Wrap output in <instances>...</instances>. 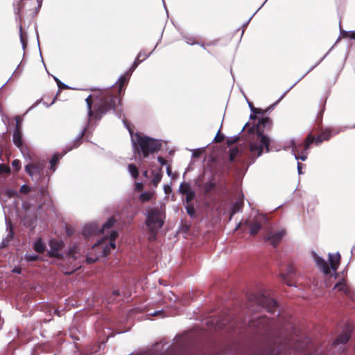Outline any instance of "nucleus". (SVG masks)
<instances>
[{"label":"nucleus","instance_id":"28","mask_svg":"<svg viewBox=\"0 0 355 355\" xmlns=\"http://www.w3.org/2000/svg\"><path fill=\"white\" fill-rule=\"evenodd\" d=\"M191 191L190 184L189 183L182 182L179 187V191L185 195L188 192Z\"/></svg>","mask_w":355,"mask_h":355},{"label":"nucleus","instance_id":"12","mask_svg":"<svg viewBox=\"0 0 355 355\" xmlns=\"http://www.w3.org/2000/svg\"><path fill=\"white\" fill-rule=\"evenodd\" d=\"M340 132L338 129L326 128L321 129L320 135L317 137H314L313 142L315 145L320 144L324 141H328L333 135L338 134Z\"/></svg>","mask_w":355,"mask_h":355},{"label":"nucleus","instance_id":"13","mask_svg":"<svg viewBox=\"0 0 355 355\" xmlns=\"http://www.w3.org/2000/svg\"><path fill=\"white\" fill-rule=\"evenodd\" d=\"M285 235L286 231L284 230L269 232L266 236V240L269 241L271 245L276 247L280 243Z\"/></svg>","mask_w":355,"mask_h":355},{"label":"nucleus","instance_id":"43","mask_svg":"<svg viewBox=\"0 0 355 355\" xmlns=\"http://www.w3.org/2000/svg\"><path fill=\"white\" fill-rule=\"evenodd\" d=\"M10 171V167L6 166L5 164H0V173H8Z\"/></svg>","mask_w":355,"mask_h":355},{"label":"nucleus","instance_id":"62","mask_svg":"<svg viewBox=\"0 0 355 355\" xmlns=\"http://www.w3.org/2000/svg\"><path fill=\"white\" fill-rule=\"evenodd\" d=\"M251 19H252V17L249 19V20L245 24H244L243 27H245L248 24V23L251 20Z\"/></svg>","mask_w":355,"mask_h":355},{"label":"nucleus","instance_id":"27","mask_svg":"<svg viewBox=\"0 0 355 355\" xmlns=\"http://www.w3.org/2000/svg\"><path fill=\"white\" fill-rule=\"evenodd\" d=\"M60 245L59 243H56V246H53L52 245H51V250L49 252V253L50 254L51 256L55 257H60L61 254L59 252Z\"/></svg>","mask_w":355,"mask_h":355},{"label":"nucleus","instance_id":"4","mask_svg":"<svg viewBox=\"0 0 355 355\" xmlns=\"http://www.w3.org/2000/svg\"><path fill=\"white\" fill-rule=\"evenodd\" d=\"M250 135L251 137L249 144L248 158L251 163H253L264 152L268 153L270 151L269 146L271 139L263 134H256L250 132Z\"/></svg>","mask_w":355,"mask_h":355},{"label":"nucleus","instance_id":"23","mask_svg":"<svg viewBox=\"0 0 355 355\" xmlns=\"http://www.w3.org/2000/svg\"><path fill=\"white\" fill-rule=\"evenodd\" d=\"M294 273H295V268H294V267L292 265H288L286 267V275L281 274V276H282V281L284 283H286L288 286H291V284L287 282L286 276H290V275H293Z\"/></svg>","mask_w":355,"mask_h":355},{"label":"nucleus","instance_id":"40","mask_svg":"<svg viewBox=\"0 0 355 355\" xmlns=\"http://www.w3.org/2000/svg\"><path fill=\"white\" fill-rule=\"evenodd\" d=\"M141 62H142L141 60L137 59V58L130 69V73L132 72L137 67V66L139 64V63H141Z\"/></svg>","mask_w":355,"mask_h":355},{"label":"nucleus","instance_id":"5","mask_svg":"<svg viewBox=\"0 0 355 355\" xmlns=\"http://www.w3.org/2000/svg\"><path fill=\"white\" fill-rule=\"evenodd\" d=\"M146 225L150 232L149 239L153 241L158 231L163 227L166 218L164 209L159 207L150 208L146 214Z\"/></svg>","mask_w":355,"mask_h":355},{"label":"nucleus","instance_id":"45","mask_svg":"<svg viewBox=\"0 0 355 355\" xmlns=\"http://www.w3.org/2000/svg\"><path fill=\"white\" fill-rule=\"evenodd\" d=\"M38 259V256L35 254H26V259L28 261H35Z\"/></svg>","mask_w":355,"mask_h":355},{"label":"nucleus","instance_id":"42","mask_svg":"<svg viewBox=\"0 0 355 355\" xmlns=\"http://www.w3.org/2000/svg\"><path fill=\"white\" fill-rule=\"evenodd\" d=\"M239 139V137L238 135H235L229 138L227 141L228 145H232L236 143Z\"/></svg>","mask_w":355,"mask_h":355},{"label":"nucleus","instance_id":"2","mask_svg":"<svg viewBox=\"0 0 355 355\" xmlns=\"http://www.w3.org/2000/svg\"><path fill=\"white\" fill-rule=\"evenodd\" d=\"M131 141L135 153L139 155L142 154L144 158L148 157L151 153L157 152L162 146L159 140L139 133L131 135Z\"/></svg>","mask_w":355,"mask_h":355},{"label":"nucleus","instance_id":"29","mask_svg":"<svg viewBox=\"0 0 355 355\" xmlns=\"http://www.w3.org/2000/svg\"><path fill=\"white\" fill-rule=\"evenodd\" d=\"M153 197L151 192H143L139 195V200L142 202L149 201Z\"/></svg>","mask_w":355,"mask_h":355},{"label":"nucleus","instance_id":"60","mask_svg":"<svg viewBox=\"0 0 355 355\" xmlns=\"http://www.w3.org/2000/svg\"><path fill=\"white\" fill-rule=\"evenodd\" d=\"M168 189H170V187H169L168 186H167V185H165V186H164V191H165L166 193H167V190H168Z\"/></svg>","mask_w":355,"mask_h":355},{"label":"nucleus","instance_id":"38","mask_svg":"<svg viewBox=\"0 0 355 355\" xmlns=\"http://www.w3.org/2000/svg\"><path fill=\"white\" fill-rule=\"evenodd\" d=\"M12 166L16 171H18L21 168V162L19 159H14L12 162Z\"/></svg>","mask_w":355,"mask_h":355},{"label":"nucleus","instance_id":"30","mask_svg":"<svg viewBox=\"0 0 355 355\" xmlns=\"http://www.w3.org/2000/svg\"><path fill=\"white\" fill-rule=\"evenodd\" d=\"M239 153V149L237 147H234L230 149V159L231 162L234 161Z\"/></svg>","mask_w":355,"mask_h":355},{"label":"nucleus","instance_id":"21","mask_svg":"<svg viewBox=\"0 0 355 355\" xmlns=\"http://www.w3.org/2000/svg\"><path fill=\"white\" fill-rule=\"evenodd\" d=\"M115 222L116 220L113 217L108 218V220L101 225V228H99L100 232L105 234L106 230L111 228Z\"/></svg>","mask_w":355,"mask_h":355},{"label":"nucleus","instance_id":"48","mask_svg":"<svg viewBox=\"0 0 355 355\" xmlns=\"http://www.w3.org/2000/svg\"><path fill=\"white\" fill-rule=\"evenodd\" d=\"M219 132H220V130H218L216 137L214 139V141H215L216 142H220L224 139V136H223V135L219 136Z\"/></svg>","mask_w":355,"mask_h":355},{"label":"nucleus","instance_id":"55","mask_svg":"<svg viewBox=\"0 0 355 355\" xmlns=\"http://www.w3.org/2000/svg\"><path fill=\"white\" fill-rule=\"evenodd\" d=\"M166 173L168 176H171L172 174V171H171V167L169 166H167V168H166Z\"/></svg>","mask_w":355,"mask_h":355},{"label":"nucleus","instance_id":"24","mask_svg":"<svg viewBox=\"0 0 355 355\" xmlns=\"http://www.w3.org/2000/svg\"><path fill=\"white\" fill-rule=\"evenodd\" d=\"M152 173H153V179L151 180V183L153 185V187H157L162 178V172L161 171L155 172L153 171L152 172Z\"/></svg>","mask_w":355,"mask_h":355},{"label":"nucleus","instance_id":"54","mask_svg":"<svg viewBox=\"0 0 355 355\" xmlns=\"http://www.w3.org/2000/svg\"><path fill=\"white\" fill-rule=\"evenodd\" d=\"M302 164L300 162H297V172L300 175L302 174Z\"/></svg>","mask_w":355,"mask_h":355},{"label":"nucleus","instance_id":"26","mask_svg":"<svg viewBox=\"0 0 355 355\" xmlns=\"http://www.w3.org/2000/svg\"><path fill=\"white\" fill-rule=\"evenodd\" d=\"M128 172L130 173V174L134 179H136L138 177V175H139L138 169H137V167L135 164H129L128 166Z\"/></svg>","mask_w":355,"mask_h":355},{"label":"nucleus","instance_id":"32","mask_svg":"<svg viewBox=\"0 0 355 355\" xmlns=\"http://www.w3.org/2000/svg\"><path fill=\"white\" fill-rule=\"evenodd\" d=\"M215 187V183L211 180L205 183L203 186L204 191L207 193H209Z\"/></svg>","mask_w":355,"mask_h":355},{"label":"nucleus","instance_id":"7","mask_svg":"<svg viewBox=\"0 0 355 355\" xmlns=\"http://www.w3.org/2000/svg\"><path fill=\"white\" fill-rule=\"evenodd\" d=\"M46 164L44 160L31 162L25 166V171L33 181L39 183L44 178Z\"/></svg>","mask_w":355,"mask_h":355},{"label":"nucleus","instance_id":"16","mask_svg":"<svg viewBox=\"0 0 355 355\" xmlns=\"http://www.w3.org/2000/svg\"><path fill=\"white\" fill-rule=\"evenodd\" d=\"M327 54L324 55V56L318 62L316 63L314 66H313L309 71L307 73H306L301 78H300L296 83H295L292 86H291L279 98V99L272 105H271L270 106H269L267 109L266 110H262V111H266L265 112V114L266 112H270L271 110H272L274 109V107L283 99V98L286 96V94L297 83V82H299L306 74H307L309 71H311L316 65H318L325 57H326Z\"/></svg>","mask_w":355,"mask_h":355},{"label":"nucleus","instance_id":"58","mask_svg":"<svg viewBox=\"0 0 355 355\" xmlns=\"http://www.w3.org/2000/svg\"><path fill=\"white\" fill-rule=\"evenodd\" d=\"M53 78L55 80V81L56 82V83L58 84V83H60V80L55 76H53Z\"/></svg>","mask_w":355,"mask_h":355},{"label":"nucleus","instance_id":"53","mask_svg":"<svg viewBox=\"0 0 355 355\" xmlns=\"http://www.w3.org/2000/svg\"><path fill=\"white\" fill-rule=\"evenodd\" d=\"M348 36L349 38L355 40V31H349L348 33Z\"/></svg>","mask_w":355,"mask_h":355},{"label":"nucleus","instance_id":"14","mask_svg":"<svg viewBox=\"0 0 355 355\" xmlns=\"http://www.w3.org/2000/svg\"><path fill=\"white\" fill-rule=\"evenodd\" d=\"M271 120L266 116L262 117L257 126L251 127L249 132H255L256 134H263L265 129H269L271 127Z\"/></svg>","mask_w":355,"mask_h":355},{"label":"nucleus","instance_id":"61","mask_svg":"<svg viewBox=\"0 0 355 355\" xmlns=\"http://www.w3.org/2000/svg\"><path fill=\"white\" fill-rule=\"evenodd\" d=\"M241 224H242L241 223H239L236 225V228H235V230H238V229L241 226Z\"/></svg>","mask_w":355,"mask_h":355},{"label":"nucleus","instance_id":"63","mask_svg":"<svg viewBox=\"0 0 355 355\" xmlns=\"http://www.w3.org/2000/svg\"><path fill=\"white\" fill-rule=\"evenodd\" d=\"M143 174H144V175L145 177H147V176H148V171H145L144 172V173H143Z\"/></svg>","mask_w":355,"mask_h":355},{"label":"nucleus","instance_id":"41","mask_svg":"<svg viewBox=\"0 0 355 355\" xmlns=\"http://www.w3.org/2000/svg\"><path fill=\"white\" fill-rule=\"evenodd\" d=\"M184 40H185V42H187V44H188L189 45H193L196 44H198V42H196L195 41V38L193 37H184Z\"/></svg>","mask_w":355,"mask_h":355},{"label":"nucleus","instance_id":"52","mask_svg":"<svg viewBox=\"0 0 355 355\" xmlns=\"http://www.w3.org/2000/svg\"><path fill=\"white\" fill-rule=\"evenodd\" d=\"M58 86L59 88H61V89H67L69 87L66 84L62 83L61 81H60V83H58Z\"/></svg>","mask_w":355,"mask_h":355},{"label":"nucleus","instance_id":"3","mask_svg":"<svg viewBox=\"0 0 355 355\" xmlns=\"http://www.w3.org/2000/svg\"><path fill=\"white\" fill-rule=\"evenodd\" d=\"M118 236V232L112 230L109 234L105 235L100 241H97L92 247L96 255L93 257L87 255L86 262L92 263L96 261L100 257H106L112 249H115V239Z\"/></svg>","mask_w":355,"mask_h":355},{"label":"nucleus","instance_id":"9","mask_svg":"<svg viewBox=\"0 0 355 355\" xmlns=\"http://www.w3.org/2000/svg\"><path fill=\"white\" fill-rule=\"evenodd\" d=\"M340 259V255L338 252L336 254H329V259L331 265L329 267V263L324 259L317 254L314 255V259L318 267L324 275H329L331 270L334 272L336 271L339 265Z\"/></svg>","mask_w":355,"mask_h":355},{"label":"nucleus","instance_id":"39","mask_svg":"<svg viewBox=\"0 0 355 355\" xmlns=\"http://www.w3.org/2000/svg\"><path fill=\"white\" fill-rule=\"evenodd\" d=\"M294 157L296 160L301 159L302 161H305L307 159V152L295 155Z\"/></svg>","mask_w":355,"mask_h":355},{"label":"nucleus","instance_id":"47","mask_svg":"<svg viewBox=\"0 0 355 355\" xmlns=\"http://www.w3.org/2000/svg\"><path fill=\"white\" fill-rule=\"evenodd\" d=\"M20 42L21 43V45H22V47H23V49L24 50L25 48H26V43L24 40V36H23V33H22V29H21V27L20 26Z\"/></svg>","mask_w":355,"mask_h":355},{"label":"nucleus","instance_id":"44","mask_svg":"<svg viewBox=\"0 0 355 355\" xmlns=\"http://www.w3.org/2000/svg\"><path fill=\"white\" fill-rule=\"evenodd\" d=\"M150 315L151 316H161L162 318H164L165 315L164 314L163 310H158L155 311L153 313H150Z\"/></svg>","mask_w":355,"mask_h":355},{"label":"nucleus","instance_id":"18","mask_svg":"<svg viewBox=\"0 0 355 355\" xmlns=\"http://www.w3.org/2000/svg\"><path fill=\"white\" fill-rule=\"evenodd\" d=\"M244 224L250 227V234L251 235H256L261 229V225L258 220L250 221L245 220Z\"/></svg>","mask_w":355,"mask_h":355},{"label":"nucleus","instance_id":"59","mask_svg":"<svg viewBox=\"0 0 355 355\" xmlns=\"http://www.w3.org/2000/svg\"><path fill=\"white\" fill-rule=\"evenodd\" d=\"M113 293L115 295H120L119 291H118V290L117 291H114Z\"/></svg>","mask_w":355,"mask_h":355},{"label":"nucleus","instance_id":"34","mask_svg":"<svg viewBox=\"0 0 355 355\" xmlns=\"http://www.w3.org/2000/svg\"><path fill=\"white\" fill-rule=\"evenodd\" d=\"M186 210L188 215H189L190 217L193 218L196 216V211L192 205H187L186 206Z\"/></svg>","mask_w":355,"mask_h":355},{"label":"nucleus","instance_id":"20","mask_svg":"<svg viewBox=\"0 0 355 355\" xmlns=\"http://www.w3.org/2000/svg\"><path fill=\"white\" fill-rule=\"evenodd\" d=\"M243 196L242 197L241 199H239L233 203L232 207V211H231V217L241 210V209L243 207Z\"/></svg>","mask_w":355,"mask_h":355},{"label":"nucleus","instance_id":"64","mask_svg":"<svg viewBox=\"0 0 355 355\" xmlns=\"http://www.w3.org/2000/svg\"><path fill=\"white\" fill-rule=\"evenodd\" d=\"M6 245H7V243H6L4 242V241H2V243H1V246H2V247H4V246H6Z\"/></svg>","mask_w":355,"mask_h":355},{"label":"nucleus","instance_id":"1","mask_svg":"<svg viewBox=\"0 0 355 355\" xmlns=\"http://www.w3.org/2000/svg\"><path fill=\"white\" fill-rule=\"evenodd\" d=\"M116 100L117 98L114 96L103 95L98 98V103L94 105V110H92V95H89L85 99L87 107V114H88V123L92 117H94L96 120L101 119L103 114H105L108 110L113 108L114 112L119 117H121V112L116 107ZM88 125L85 126L80 132L76 136L74 140L71 141L67 146V150L64 151V154L67 152L72 150L74 148H77L81 144V139L85 135Z\"/></svg>","mask_w":355,"mask_h":355},{"label":"nucleus","instance_id":"19","mask_svg":"<svg viewBox=\"0 0 355 355\" xmlns=\"http://www.w3.org/2000/svg\"><path fill=\"white\" fill-rule=\"evenodd\" d=\"M350 338V331L348 330L345 331L340 335L338 336L337 339L334 341L335 345L345 344Z\"/></svg>","mask_w":355,"mask_h":355},{"label":"nucleus","instance_id":"46","mask_svg":"<svg viewBox=\"0 0 355 355\" xmlns=\"http://www.w3.org/2000/svg\"><path fill=\"white\" fill-rule=\"evenodd\" d=\"M30 191V187L26 184H24L20 187V192L22 193H28Z\"/></svg>","mask_w":355,"mask_h":355},{"label":"nucleus","instance_id":"37","mask_svg":"<svg viewBox=\"0 0 355 355\" xmlns=\"http://www.w3.org/2000/svg\"><path fill=\"white\" fill-rule=\"evenodd\" d=\"M166 299L168 300L170 302H175L177 300V297L171 292L167 293L165 297Z\"/></svg>","mask_w":355,"mask_h":355},{"label":"nucleus","instance_id":"49","mask_svg":"<svg viewBox=\"0 0 355 355\" xmlns=\"http://www.w3.org/2000/svg\"><path fill=\"white\" fill-rule=\"evenodd\" d=\"M201 154V151L200 150H194L192 153V156L193 157H198Z\"/></svg>","mask_w":355,"mask_h":355},{"label":"nucleus","instance_id":"8","mask_svg":"<svg viewBox=\"0 0 355 355\" xmlns=\"http://www.w3.org/2000/svg\"><path fill=\"white\" fill-rule=\"evenodd\" d=\"M313 141L314 137L311 134H309L307 136L304 142H300L291 139L285 143L284 149H291V153L293 155L304 153L309 150L310 145L313 143Z\"/></svg>","mask_w":355,"mask_h":355},{"label":"nucleus","instance_id":"25","mask_svg":"<svg viewBox=\"0 0 355 355\" xmlns=\"http://www.w3.org/2000/svg\"><path fill=\"white\" fill-rule=\"evenodd\" d=\"M33 248L34 250L39 253L44 252L46 249V246L43 243L41 239H38L37 241H35V242L34 243Z\"/></svg>","mask_w":355,"mask_h":355},{"label":"nucleus","instance_id":"50","mask_svg":"<svg viewBox=\"0 0 355 355\" xmlns=\"http://www.w3.org/2000/svg\"><path fill=\"white\" fill-rule=\"evenodd\" d=\"M157 160L162 166L165 165L166 163V160L163 157H159V156L157 157Z\"/></svg>","mask_w":355,"mask_h":355},{"label":"nucleus","instance_id":"31","mask_svg":"<svg viewBox=\"0 0 355 355\" xmlns=\"http://www.w3.org/2000/svg\"><path fill=\"white\" fill-rule=\"evenodd\" d=\"M128 72L127 73V75L121 76L119 78V93L121 92L123 85L127 82L128 79Z\"/></svg>","mask_w":355,"mask_h":355},{"label":"nucleus","instance_id":"51","mask_svg":"<svg viewBox=\"0 0 355 355\" xmlns=\"http://www.w3.org/2000/svg\"><path fill=\"white\" fill-rule=\"evenodd\" d=\"M143 188V184L142 183H139V182H137L135 184V189L137 190V191H140Z\"/></svg>","mask_w":355,"mask_h":355},{"label":"nucleus","instance_id":"15","mask_svg":"<svg viewBox=\"0 0 355 355\" xmlns=\"http://www.w3.org/2000/svg\"><path fill=\"white\" fill-rule=\"evenodd\" d=\"M98 233H100L99 226L96 223H91L85 225L82 230V234L85 238Z\"/></svg>","mask_w":355,"mask_h":355},{"label":"nucleus","instance_id":"17","mask_svg":"<svg viewBox=\"0 0 355 355\" xmlns=\"http://www.w3.org/2000/svg\"><path fill=\"white\" fill-rule=\"evenodd\" d=\"M333 291L343 292L346 295H347L349 297H352V291L349 288V287L347 285L345 281L343 279L337 282L334 285V286L333 288Z\"/></svg>","mask_w":355,"mask_h":355},{"label":"nucleus","instance_id":"35","mask_svg":"<svg viewBox=\"0 0 355 355\" xmlns=\"http://www.w3.org/2000/svg\"><path fill=\"white\" fill-rule=\"evenodd\" d=\"M157 46V44L155 46L154 49L149 53H146L144 51L139 52V53L137 55V59H140V58H142L141 60L144 61V60L148 58L150 56V55L152 53V52L155 49Z\"/></svg>","mask_w":355,"mask_h":355},{"label":"nucleus","instance_id":"57","mask_svg":"<svg viewBox=\"0 0 355 355\" xmlns=\"http://www.w3.org/2000/svg\"><path fill=\"white\" fill-rule=\"evenodd\" d=\"M14 193H15V191H11V190H9V191H8V196H9L10 197V196H12V194H13Z\"/></svg>","mask_w":355,"mask_h":355},{"label":"nucleus","instance_id":"22","mask_svg":"<svg viewBox=\"0 0 355 355\" xmlns=\"http://www.w3.org/2000/svg\"><path fill=\"white\" fill-rule=\"evenodd\" d=\"M63 156V155L60 154H54L50 160V168L49 169L52 171V172H55L56 170L55 165L58 162L59 159Z\"/></svg>","mask_w":355,"mask_h":355},{"label":"nucleus","instance_id":"6","mask_svg":"<svg viewBox=\"0 0 355 355\" xmlns=\"http://www.w3.org/2000/svg\"><path fill=\"white\" fill-rule=\"evenodd\" d=\"M80 257V250L79 247L74 244L73 245L68 251L67 254V262L69 266H62L61 270L65 275H70L76 271L80 268V261L77 262V260Z\"/></svg>","mask_w":355,"mask_h":355},{"label":"nucleus","instance_id":"10","mask_svg":"<svg viewBox=\"0 0 355 355\" xmlns=\"http://www.w3.org/2000/svg\"><path fill=\"white\" fill-rule=\"evenodd\" d=\"M254 300L259 306L266 309L268 313L274 314L277 309V302L268 296L262 295L254 297Z\"/></svg>","mask_w":355,"mask_h":355},{"label":"nucleus","instance_id":"11","mask_svg":"<svg viewBox=\"0 0 355 355\" xmlns=\"http://www.w3.org/2000/svg\"><path fill=\"white\" fill-rule=\"evenodd\" d=\"M19 117L17 116L16 118V128L14 130L12 135V141L15 144V145L20 149L23 156L26 157V155H28L27 148L26 146H24L22 133L19 125Z\"/></svg>","mask_w":355,"mask_h":355},{"label":"nucleus","instance_id":"56","mask_svg":"<svg viewBox=\"0 0 355 355\" xmlns=\"http://www.w3.org/2000/svg\"><path fill=\"white\" fill-rule=\"evenodd\" d=\"M12 272H15V273H20V272H21V270H20L19 268H15L12 270Z\"/></svg>","mask_w":355,"mask_h":355},{"label":"nucleus","instance_id":"33","mask_svg":"<svg viewBox=\"0 0 355 355\" xmlns=\"http://www.w3.org/2000/svg\"><path fill=\"white\" fill-rule=\"evenodd\" d=\"M249 107L250 108V110L254 112L256 114H260L261 116H263L265 114L266 111H262L260 108H255L252 106V103L248 102Z\"/></svg>","mask_w":355,"mask_h":355},{"label":"nucleus","instance_id":"36","mask_svg":"<svg viewBox=\"0 0 355 355\" xmlns=\"http://www.w3.org/2000/svg\"><path fill=\"white\" fill-rule=\"evenodd\" d=\"M185 195H186L185 200L187 202H191L196 196V193L193 190L190 191Z\"/></svg>","mask_w":355,"mask_h":355}]
</instances>
